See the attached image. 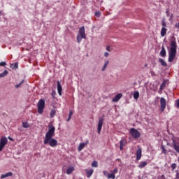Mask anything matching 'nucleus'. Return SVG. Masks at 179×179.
<instances>
[{
    "mask_svg": "<svg viewBox=\"0 0 179 179\" xmlns=\"http://www.w3.org/2000/svg\"><path fill=\"white\" fill-rule=\"evenodd\" d=\"M176 29H179V22L175 24Z\"/></svg>",
    "mask_w": 179,
    "mask_h": 179,
    "instance_id": "nucleus-42",
    "label": "nucleus"
},
{
    "mask_svg": "<svg viewBox=\"0 0 179 179\" xmlns=\"http://www.w3.org/2000/svg\"><path fill=\"white\" fill-rule=\"evenodd\" d=\"M56 113L57 111H55V109H52L50 111V118H54V117H55Z\"/></svg>",
    "mask_w": 179,
    "mask_h": 179,
    "instance_id": "nucleus-27",
    "label": "nucleus"
},
{
    "mask_svg": "<svg viewBox=\"0 0 179 179\" xmlns=\"http://www.w3.org/2000/svg\"><path fill=\"white\" fill-rule=\"evenodd\" d=\"M75 171V167L73 166H69L66 170V174H72V172Z\"/></svg>",
    "mask_w": 179,
    "mask_h": 179,
    "instance_id": "nucleus-18",
    "label": "nucleus"
},
{
    "mask_svg": "<svg viewBox=\"0 0 179 179\" xmlns=\"http://www.w3.org/2000/svg\"><path fill=\"white\" fill-rule=\"evenodd\" d=\"M83 38H86V32L85 31V27H81L77 34V43L80 44Z\"/></svg>",
    "mask_w": 179,
    "mask_h": 179,
    "instance_id": "nucleus-3",
    "label": "nucleus"
},
{
    "mask_svg": "<svg viewBox=\"0 0 179 179\" xmlns=\"http://www.w3.org/2000/svg\"><path fill=\"white\" fill-rule=\"evenodd\" d=\"M37 107L38 114H43L45 107V101L44 99H40L37 103Z\"/></svg>",
    "mask_w": 179,
    "mask_h": 179,
    "instance_id": "nucleus-4",
    "label": "nucleus"
},
{
    "mask_svg": "<svg viewBox=\"0 0 179 179\" xmlns=\"http://www.w3.org/2000/svg\"><path fill=\"white\" fill-rule=\"evenodd\" d=\"M159 55L162 57V58H166V48H164V45L162 46V50L159 52Z\"/></svg>",
    "mask_w": 179,
    "mask_h": 179,
    "instance_id": "nucleus-12",
    "label": "nucleus"
},
{
    "mask_svg": "<svg viewBox=\"0 0 179 179\" xmlns=\"http://www.w3.org/2000/svg\"><path fill=\"white\" fill-rule=\"evenodd\" d=\"M89 143V141H87L85 143H81L79 144L78 150V152H81V150Z\"/></svg>",
    "mask_w": 179,
    "mask_h": 179,
    "instance_id": "nucleus-10",
    "label": "nucleus"
},
{
    "mask_svg": "<svg viewBox=\"0 0 179 179\" xmlns=\"http://www.w3.org/2000/svg\"><path fill=\"white\" fill-rule=\"evenodd\" d=\"M23 83H24V80H22L18 85H15V89H19V87H20V86H22Z\"/></svg>",
    "mask_w": 179,
    "mask_h": 179,
    "instance_id": "nucleus-30",
    "label": "nucleus"
},
{
    "mask_svg": "<svg viewBox=\"0 0 179 179\" xmlns=\"http://www.w3.org/2000/svg\"><path fill=\"white\" fill-rule=\"evenodd\" d=\"M98 166H99V164H98L97 161H94L92 163V167H98Z\"/></svg>",
    "mask_w": 179,
    "mask_h": 179,
    "instance_id": "nucleus-35",
    "label": "nucleus"
},
{
    "mask_svg": "<svg viewBox=\"0 0 179 179\" xmlns=\"http://www.w3.org/2000/svg\"><path fill=\"white\" fill-rule=\"evenodd\" d=\"M169 81L167 80H164L162 85H160L159 90H164L166 89V86H167V83Z\"/></svg>",
    "mask_w": 179,
    "mask_h": 179,
    "instance_id": "nucleus-14",
    "label": "nucleus"
},
{
    "mask_svg": "<svg viewBox=\"0 0 179 179\" xmlns=\"http://www.w3.org/2000/svg\"><path fill=\"white\" fill-rule=\"evenodd\" d=\"M0 15H1V11H0Z\"/></svg>",
    "mask_w": 179,
    "mask_h": 179,
    "instance_id": "nucleus-49",
    "label": "nucleus"
},
{
    "mask_svg": "<svg viewBox=\"0 0 179 179\" xmlns=\"http://www.w3.org/2000/svg\"><path fill=\"white\" fill-rule=\"evenodd\" d=\"M129 134L134 139H138V138H141V132H139V131H138L135 128L130 129Z\"/></svg>",
    "mask_w": 179,
    "mask_h": 179,
    "instance_id": "nucleus-5",
    "label": "nucleus"
},
{
    "mask_svg": "<svg viewBox=\"0 0 179 179\" xmlns=\"http://www.w3.org/2000/svg\"><path fill=\"white\" fill-rule=\"evenodd\" d=\"M171 17H173V14L171 15Z\"/></svg>",
    "mask_w": 179,
    "mask_h": 179,
    "instance_id": "nucleus-48",
    "label": "nucleus"
},
{
    "mask_svg": "<svg viewBox=\"0 0 179 179\" xmlns=\"http://www.w3.org/2000/svg\"><path fill=\"white\" fill-rule=\"evenodd\" d=\"M159 179H166V177L164 175H162L161 176L159 177Z\"/></svg>",
    "mask_w": 179,
    "mask_h": 179,
    "instance_id": "nucleus-40",
    "label": "nucleus"
},
{
    "mask_svg": "<svg viewBox=\"0 0 179 179\" xmlns=\"http://www.w3.org/2000/svg\"><path fill=\"white\" fill-rule=\"evenodd\" d=\"M22 127L23 128H29L30 127V124L27 122H22Z\"/></svg>",
    "mask_w": 179,
    "mask_h": 179,
    "instance_id": "nucleus-31",
    "label": "nucleus"
},
{
    "mask_svg": "<svg viewBox=\"0 0 179 179\" xmlns=\"http://www.w3.org/2000/svg\"><path fill=\"white\" fill-rule=\"evenodd\" d=\"M166 14L167 16H169L170 15V11L168 10L166 12Z\"/></svg>",
    "mask_w": 179,
    "mask_h": 179,
    "instance_id": "nucleus-44",
    "label": "nucleus"
},
{
    "mask_svg": "<svg viewBox=\"0 0 179 179\" xmlns=\"http://www.w3.org/2000/svg\"><path fill=\"white\" fill-rule=\"evenodd\" d=\"M108 55H109L108 52H106L104 53V57H108Z\"/></svg>",
    "mask_w": 179,
    "mask_h": 179,
    "instance_id": "nucleus-43",
    "label": "nucleus"
},
{
    "mask_svg": "<svg viewBox=\"0 0 179 179\" xmlns=\"http://www.w3.org/2000/svg\"><path fill=\"white\" fill-rule=\"evenodd\" d=\"M160 106H161V111L163 113L166 109V99L164 97H161L160 99Z\"/></svg>",
    "mask_w": 179,
    "mask_h": 179,
    "instance_id": "nucleus-9",
    "label": "nucleus"
},
{
    "mask_svg": "<svg viewBox=\"0 0 179 179\" xmlns=\"http://www.w3.org/2000/svg\"><path fill=\"white\" fill-rule=\"evenodd\" d=\"M94 16H96V17H100L101 16V12L100 11H96L94 13Z\"/></svg>",
    "mask_w": 179,
    "mask_h": 179,
    "instance_id": "nucleus-33",
    "label": "nucleus"
},
{
    "mask_svg": "<svg viewBox=\"0 0 179 179\" xmlns=\"http://www.w3.org/2000/svg\"><path fill=\"white\" fill-rule=\"evenodd\" d=\"M8 73H9V72L7 70H4L3 73H0V78H5Z\"/></svg>",
    "mask_w": 179,
    "mask_h": 179,
    "instance_id": "nucleus-26",
    "label": "nucleus"
},
{
    "mask_svg": "<svg viewBox=\"0 0 179 179\" xmlns=\"http://www.w3.org/2000/svg\"><path fill=\"white\" fill-rule=\"evenodd\" d=\"M167 33V29L165 27H162L161 29V36L162 37H164Z\"/></svg>",
    "mask_w": 179,
    "mask_h": 179,
    "instance_id": "nucleus-20",
    "label": "nucleus"
},
{
    "mask_svg": "<svg viewBox=\"0 0 179 179\" xmlns=\"http://www.w3.org/2000/svg\"><path fill=\"white\" fill-rule=\"evenodd\" d=\"M142 157V148H138L136 151V160H141Z\"/></svg>",
    "mask_w": 179,
    "mask_h": 179,
    "instance_id": "nucleus-13",
    "label": "nucleus"
},
{
    "mask_svg": "<svg viewBox=\"0 0 179 179\" xmlns=\"http://www.w3.org/2000/svg\"><path fill=\"white\" fill-rule=\"evenodd\" d=\"M151 75H152V76H155V72L151 71Z\"/></svg>",
    "mask_w": 179,
    "mask_h": 179,
    "instance_id": "nucleus-46",
    "label": "nucleus"
},
{
    "mask_svg": "<svg viewBox=\"0 0 179 179\" xmlns=\"http://www.w3.org/2000/svg\"><path fill=\"white\" fill-rule=\"evenodd\" d=\"M177 55V41H176V38H173L171 41L170 51L169 52V62H173L176 59V56Z\"/></svg>",
    "mask_w": 179,
    "mask_h": 179,
    "instance_id": "nucleus-2",
    "label": "nucleus"
},
{
    "mask_svg": "<svg viewBox=\"0 0 179 179\" xmlns=\"http://www.w3.org/2000/svg\"><path fill=\"white\" fill-rule=\"evenodd\" d=\"M57 92L59 96H62V85L59 81H57Z\"/></svg>",
    "mask_w": 179,
    "mask_h": 179,
    "instance_id": "nucleus-11",
    "label": "nucleus"
},
{
    "mask_svg": "<svg viewBox=\"0 0 179 179\" xmlns=\"http://www.w3.org/2000/svg\"><path fill=\"white\" fill-rule=\"evenodd\" d=\"M12 176H13V173L12 172H8L6 174H2L1 176V179H3V178H6L8 177H12Z\"/></svg>",
    "mask_w": 179,
    "mask_h": 179,
    "instance_id": "nucleus-17",
    "label": "nucleus"
},
{
    "mask_svg": "<svg viewBox=\"0 0 179 179\" xmlns=\"http://www.w3.org/2000/svg\"><path fill=\"white\" fill-rule=\"evenodd\" d=\"M146 166H148V162H142L138 165V167H139V169H143V167H146Z\"/></svg>",
    "mask_w": 179,
    "mask_h": 179,
    "instance_id": "nucleus-21",
    "label": "nucleus"
},
{
    "mask_svg": "<svg viewBox=\"0 0 179 179\" xmlns=\"http://www.w3.org/2000/svg\"><path fill=\"white\" fill-rule=\"evenodd\" d=\"M48 131L45 135V138L43 140L44 145H48L50 148H56L58 146V141L52 138L55 135V127L52 124H50L48 126Z\"/></svg>",
    "mask_w": 179,
    "mask_h": 179,
    "instance_id": "nucleus-1",
    "label": "nucleus"
},
{
    "mask_svg": "<svg viewBox=\"0 0 179 179\" xmlns=\"http://www.w3.org/2000/svg\"><path fill=\"white\" fill-rule=\"evenodd\" d=\"M106 50L107 51H110V46H107Z\"/></svg>",
    "mask_w": 179,
    "mask_h": 179,
    "instance_id": "nucleus-45",
    "label": "nucleus"
},
{
    "mask_svg": "<svg viewBox=\"0 0 179 179\" xmlns=\"http://www.w3.org/2000/svg\"><path fill=\"white\" fill-rule=\"evenodd\" d=\"M171 167L172 169V171H174V170H176V169H177V164L173 163L171 165Z\"/></svg>",
    "mask_w": 179,
    "mask_h": 179,
    "instance_id": "nucleus-36",
    "label": "nucleus"
},
{
    "mask_svg": "<svg viewBox=\"0 0 179 179\" xmlns=\"http://www.w3.org/2000/svg\"><path fill=\"white\" fill-rule=\"evenodd\" d=\"M103 175L105 176V177H107V178L110 179L113 178V173H108V171H103Z\"/></svg>",
    "mask_w": 179,
    "mask_h": 179,
    "instance_id": "nucleus-16",
    "label": "nucleus"
},
{
    "mask_svg": "<svg viewBox=\"0 0 179 179\" xmlns=\"http://www.w3.org/2000/svg\"><path fill=\"white\" fill-rule=\"evenodd\" d=\"M121 97H122V94L119 93L113 98V101L117 103V101H120Z\"/></svg>",
    "mask_w": 179,
    "mask_h": 179,
    "instance_id": "nucleus-15",
    "label": "nucleus"
},
{
    "mask_svg": "<svg viewBox=\"0 0 179 179\" xmlns=\"http://www.w3.org/2000/svg\"><path fill=\"white\" fill-rule=\"evenodd\" d=\"M166 22L164 21H162V27H165L166 28Z\"/></svg>",
    "mask_w": 179,
    "mask_h": 179,
    "instance_id": "nucleus-41",
    "label": "nucleus"
},
{
    "mask_svg": "<svg viewBox=\"0 0 179 179\" xmlns=\"http://www.w3.org/2000/svg\"><path fill=\"white\" fill-rule=\"evenodd\" d=\"M124 146H125V141L124 140H121L120 141V150H122V149H124Z\"/></svg>",
    "mask_w": 179,
    "mask_h": 179,
    "instance_id": "nucleus-22",
    "label": "nucleus"
},
{
    "mask_svg": "<svg viewBox=\"0 0 179 179\" xmlns=\"http://www.w3.org/2000/svg\"><path fill=\"white\" fill-rule=\"evenodd\" d=\"M159 62L162 65V66H167V63L164 61V59L162 58H159Z\"/></svg>",
    "mask_w": 179,
    "mask_h": 179,
    "instance_id": "nucleus-23",
    "label": "nucleus"
},
{
    "mask_svg": "<svg viewBox=\"0 0 179 179\" xmlns=\"http://www.w3.org/2000/svg\"><path fill=\"white\" fill-rule=\"evenodd\" d=\"M8 145V138L6 137H1L0 140V152L3 150V148Z\"/></svg>",
    "mask_w": 179,
    "mask_h": 179,
    "instance_id": "nucleus-6",
    "label": "nucleus"
},
{
    "mask_svg": "<svg viewBox=\"0 0 179 179\" xmlns=\"http://www.w3.org/2000/svg\"><path fill=\"white\" fill-rule=\"evenodd\" d=\"M54 94H55V92L52 93V96H54Z\"/></svg>",
    "mask_w": 179,
    "mask_h": 179,
    "instance_id": "nucleus-47",
    "label": "nucleus"
},
{
    "mask_svg": "<svg viewBox=\"0 0 179 179\" xmlns=\"http://www.w3.org/2000/svg\"><path fill=\"white\" fill-rule=\"evenodd\" d=\"M85 171L87 173V178H90V177H92V174H93V169H86Z\"/></svg>",
    "mask_w": 179,
    "mask_h": 179,
    "instance_id": "nucleus-19",
    "label": "nucleus"
},
{
    "mask_svg": "<svg viewBox=\"0 0 179 179\" xmlns=\"http://www.w3.org/2000/svg\"><path fill=\"white\" fill-rule=\"evenodd\" d=\"M0 66H6V62H0Z\"/></svg>",
    "mask_w": 179,
    "mask_h": 179,
    "instance_id": "nucleus-37",
    "label": "nucleus"
},
{
    "mask_svg": "<svg viewBox=\"0 0 179 179\" xmlns=\"http://www.w3.org/2000/svg\"><path fill=\"white\" fill-rule=\"evenodd\" d=\"M176 107L179 108V99L176 101Z\"/></svg>",
    "mask_w": 179,
    "mask_h": 179,
    "instance_id": "nucleus-39",
    "label": "nucleus"
},
{
    "mask_svg": "<svg viewBox=\"0 0 179 179\" xmlns=\"http://www.w3.org/2000/svg\"><path fill=\"white\" fill-rule=\"evenodd\" d=\"M108 65V61H106L101 69V71H106V68H107V66Z\"/></svg>",
    "mask_w": 179,
    "mask_h": 179,
    "instance_id": "nucleus-32",
    "label": "nucleus"
},
{
    "mask_svg": "<svg viewBox=\"0 0 179 179\" xmlns=\"http://www.w3.org/2000/svg\"><path fill=\"white\" fill-rule=\"evenodd\" d=\"M72 115H73V112H72V110H70L69 117L67 118V122H69L71 121V118H72Z\"/></svg>",
    "mask_w": 179,
    "mask_h": 179,
    "instance_id": "nucleus-28",
    "label": "nucleus"
},
{
    "mask_svg": "<svg viewBox=\"0 0 179 179\" xmlns=\"http://www.w3.org/2000/svg\"><path fill=\"white\" fill-rule=\"evenodd\" d=\"M172 143H173L172 148H173L174 150H176L177 153H179V142H176V139L172 138Z\"/></svg>",
    "mask_w": 179,
    "mask_h": 179,
    "instance_id": "nucleus-8",
    "label": "nucleus"
},
{
    "mask_svg": "<svg viewBox=\"0 0 179 179\" xmlns=\"http://www.w3.org/2000/svg\"><path fill=\"white\" fill-rule=\"evenodd\" d=\"M176 171V176L175 178V179H179V172Z\"/></svg>",
    "mask_w": 179,
    "mask_h": 179,
    "instance_id": "nucleus-38",
    "label": "nucleus"
},
{
    "mask_svg": "<svg viewBox=\"0 0 179 179\" xmlns=\"http://www.w3.org/2000/svg\"><path fill=\"white\" fill-rule=\"evenodd\" d=\"M134 99L135 100H138V99H139V92L138 91H135L134 93Z\"/></svg>",
    "mask_w": 179,
    "mask_h": 179,
    "instance_id": "nucleus-25",
    "label": "nucleus"
},
{
    "mask_svg": "<svg viewBox=\"0 0 179 179\" xmlns=\"http://www.w3.org/2000/svg\"><path fill=\"white\" fill-rule=\"evenodd\" d=\"M118 173V169L115 168L113 172V179L115 178V173Z\"/></svg>",
    "mask_w": 179,
    "mask_h": 179,
    "instance_id": "nucleus-34",
    "label": "nucleus"
},
{
    "mask_svg": "<svg viewBox=\"0 0 179 179\" xmlns=\"http://www.w3.org/2000/svg\"><path fill=\"white\" fill-rule=\"evenodd\" d=\"M162 149V153H164V155H167V150H166V148H164V145L161 146Z\"/></svg>",
    "mask_w": 179,
    "mask_h": 179,
    "instance_id": "nucleus-29",
    "label": "nucleus"
},
{
    "mask_svg": "<svg viewBox=\"0 0 179 179\" xmlns=\"http://www.w3.org/2000/svg\"><path fill=\"white\" fill-rule=\"evenodd\" d=\"M103 121H104V119H103V117H100L99 119L98 128H97V132H98L99 135H100V133L101 132V128H103Z\"/></svg>",
    "mask_w": 179,
    "mask_h": 179,
    "instance_id": "nucleus-7",
    "label": "nucleus"
},
{
    "mask_svg": "<svg viewBox=\"0 0 179 179\" xmlns=\"http://www.w3.org/2000/svg\"><path fill=\"white\" fill-rule=\"evenodd\" d=\"M10 68H12V69H17V68H19V64L17 62L15 63L14 64H11Z\"/></svg>",
    "mask_w": 179,
    "mask_h": 179,
    "instance_id": "nucleus-24",
    "label": "nucleus"
}]
</instances>
